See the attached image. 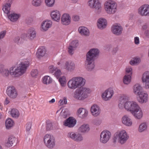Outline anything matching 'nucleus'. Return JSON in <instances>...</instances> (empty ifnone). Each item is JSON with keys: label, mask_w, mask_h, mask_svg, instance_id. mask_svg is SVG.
<instances>
[{"label": "nucleus", "mask_w": 149, "mask_h": 149, "mask_svg": "<svg viewBox=\"0 0 149 149\" xmlns=\"http://www.w3.org/2000/svg\"><path fill=\"white\" fill-rule=\"evenodd\" d=\"M45 2L47 6L52 7L54 4L55 0H45Z\"/></svg>", "instance_id": "46"}, {"label": "nucleus", "mask_w": 149, "mask_h": 149, "mask_svg": "<svg viewBox=\"0 0 149 149\" xmlns=\"http://www.w3.org/2000/svg\"><path fill=\"white\" fill-rule=\"evenodd\" d=\"M27 36L31 40L33 39L36 36V32L35 29L33 28H31L28 30Z\"/></svg>", "instance_id": "26"}, {"label": "nucleus", "mask_w": 149, "mask_h": 149, "mask_svg": "<svg viewBox=\"0 0 149 149\" xmlns=\"http://www.w3.org/2000/svg\"><path fill=\"white\" fill-rule=\"evenodd\" d=\"M11 115L13 117H18L19 115L18 111L16 109H13L11 111Z\"/></svg>", "instance_id": "37"}, {"label": "nucleus", "mask_w": 149, "mask_h": 149, "mask_svg": "<svg viewBox=\"0 0 149 149\" xmlns=\"http://www.w3.org/2000/svg\"><path fill=\"white\" fill-rule=\"evenodd\" d=\"M111 136V134L110 132L107 130L104 131L100 134V141L102 143H105L108 141Z\"/></svg>", "instance_id": "6"}, {"label": "nucleus", "mask_w": 149, "mask_h": 149, "mask_svg": "<svg viewBox=\"0 0 149 149\" xmlns=\"http://www.w3.org/2000/svg\"><path fill=\"white\" fill-rule=\"evenodd\" d=\"M49 72L51 73H54L57 69L55 67H54V66L51 65L49 67Z\"/></svg>", "instance_id": "53"}, {"label": "nucleus", "mask_w": 149, "mask_h": 149, "mask_svg": "<svg viewBox=\"0 0 149 149\" xmlns=\"http://www.w3.org/2000/svg\"><path fill=\"white\" fill-rule=\"evenodd\" d=\"M65 77L64 76H63L59 78L58 81L62 86L64 85L65 83Z\"/></svg>", "instance_id": "47"}, {"label": "nucleus", "mask_w": 149, "mask_h": 149, "mask_svg": "<svg viewBox=\"0 0 149 149\" xmlns=\"http://www.w3.org/2000/svg\"><path fill=\"white\" fill-rule=\"evenodd\" d=\"M134 41L135 44L138 45L139 43V37H136L134 38Z\"/></svg>", "instance_id": "58"}, {"label": "nucleus", "mask_w": 149, "mask_h": 149, "mask_svg": "<svg viewBox=\"0 0 149 149\" xmlns=\"http://www.w3.org/2000/svg\"><path fill=\"white\" fill-rule=\"evenodd\" d=\"M52 22L50 20H47L43 21L41 25V27L43 31H46L50 27L52 24Z\"/></svg>", "instance_id": "21"}, {"label": "nucleus", "mask_w": 149, "mask_h": 149, "mask_svg": "<svg viewBox=\"0 0 149 149\" xmlns=\"http://www.w3.org/2000/svg\"><path fill=\"white\" fill-rule=\"evenodd\" d=\"M91 111L93 116H97L100 113V109L99 107L97 105H93L91 108Z\"/></svg>", "instance_id": "24"}, {"label": "nucleus", "mask_w": 149, "mask_h": 149, "mask_svg": "<svg viewBox=\"0 0 149 149\" xmlns=\"http://www.w3.org/2000/svg\"><path fill=\"white\" fill-rule=\"evenodd\" d=\"M29 63L28 61L22 62L19 66L14 70V68H11L10 70L4 69L1 73L4 77H8L10 74L14 77H16L24 73L27 68L29 66Z\"/></svg>", "instance_id": "1"}, {"label": "nucleus", "mask_w": 149, "mask_h": 149, "mask_svg": "<svg viewBox=\"0 0 149 149\" xmlns=\"http://www.w3.org/2000/svg\"><path fill=\"white\" fill-rule=\"evenodd\" d=\"M118 50V49L117 47H114L112 51V53L113 54H116L117 51Z\"/></svg>", "instance_id": "62"}, {"label": "nucleus", "mask_w": 149, "mask_h": 149, "mask_svg": "<svg viewBox=\"0 0 149 149\" xmlns=\"http://www.w3.org/2000/svg\"><path fill=\"white\" fill-rule=\"evenodd\" d=\"M118 134L119 141L121 144H123L125 143L129 137L126 132L125 130L122 131Z\"/></svg>", "instance_id": "15"}, {"label": "nucleus", "mask_w": 149, "mask_h": 149, "mask_svg": "<svg viewBox=\"0 0 149 149\" xmlns=\"http://www.w3.org/2000/svg\"><path fill=\"white\" fill-rule=\"evenodd\" d=\"M38 71L37 69H33L31 72V75L33 77H35L37 76Z\"/></svg>", "instance_id": "51"}, {"label": "nucleus", "mask_w": 149, "mask_h": 149, "mask_svg": "<svg viewBox=\"0 0 149 149\" xmlns=\"http://www.w3.org/2000/svg\"><path fill=\"white\" fill-rule=\"evenodd\" d=\"M124 97H122L120 99V102L118 104V107L120 109H122L124 107V104L126 102L125 100L124 99Z\"/></svg>", "instance_id": "40"}, {"label": "nucleus", "mask_w": 149, "mask_h": 149, "mask_svg": "<svg viewBox=\"0 0 149 149\" xmlns=\"http://www.w3.org/2000/svg\"><path fill=\"white\" fill-rule=\"evenodd\" d=\"M68 137L77 142L83 140V137L81 134L72 132L68 133Z\"/></svg>", "instance_id": "9"}, {"label": "nucleus", "mask_w": 149, "mask_h": 149, "mask_svg": "<svg viewBox=\"0 0 149 149\" xmlns=\"http://www.w3.org/2000/svg\"><path fill=\"white\" fill-rule=\"evenodd\" d=\"M7 93L8 96L11 98H15L17 95V92L15 88L12 86L8 88Z\"/></svg>", "instance_id": "12"}, {"label": "nucleus", "mask_w": 149, "mask_h": 149, "mask_svg": "<svg viewBox=\"0 0 149 149\" xmlns=\"http://www.w3.org/2000/svg\"><path fill=\"white\" fill-rule=\"evenodd\" d=\"M62 24L64 25H69L70 22V17L67 14H64L61 18Z\"/></svg>", "instance_id": "22"}, {"label": "nucleus", "mask_w": 149, "mask_h": 149, "mask_svg": "<svg viewBox=\"0 0 149 149\" xmlns=\"http://www.w3.org/2000/svg\"><path fill=\"white\" fill-rule=\"evenodd\" d=\"M22 39L19 37H15L14 39V41L15 43L17 44H21L22 42Z\"/></svg>", "instance_id": "48"}, {"label": "nucleus", "mask_w": 149, "mask_h": 149, "mask_svg": "<svg viewBox=\"0 0 149 149\" xmlns=\"http://www.w3.org/2000/svg\"><path fill=\"white\" fill-rule=\"evenodd\" d=\"M88 4L90 8L95 9H100L102 8L101 3L99 0H89Z\"/></svg>", "instance_id": "8"}, {"label": "nucleus", "mask_w": 149, "mask_h": 149, "mask_svg": "<svg viewBox=\"0 0 149 149\" xmlns=\"http://www.w3.org/2000/svg\"><path fill=\"white\" fill-rule=\"evenodd\" d=\"M6 33V31H1L0 33V40L3 38L5 36Z\"/></svg>", "instance_id": "56"}, {"label": "nucleus", "mask_w": 149, "mask_h": 149, "mask_svg": "<svg viewBox=\"0 0 149 149\" xmlns=\"http://www.w3.org/2000/svg\"><path fill=\"white\" fill-rule=\"evenodd\" d=\"M89 130V125L87 124H83L78 129L79 131L82 133L88 132Z\"/></svg>", "instance_id": "29"}, {"label": "nucleus", "mask_w": 149, "mask_h": 149, "mask_svg": "<svg viewBox=\"0 0 149 149\" xmlns=\"http://www.w3.org/2000/svg\"><path fill=\"white\" fill-rule=\"evenodd\" d=\"M100 51L97 49H91L87 53L85 66L86 70L91 71L95 67V60L99 56Z\"/></svg>", "instance_id": "2"}, {"label": "nucleus", "mask_w": 149, "mask_h": 149, "mask_svg": "<svg viewBox=\"0 0 149 149\" xmlns=\"http://www.w3.org/2000/svg\"><path fill=\"white\" fill-rule=\"evenodd\" d=\"M12 3V0H9L8 3H5L3 6L2 9H10Z\"/></svg>", "instance_id": "42"}, {"label": "nucleus", "mask_w": 149, "mask_h": 149, "mask_svg": "<svg viewBox=\"0 0 149 149\" xmlns=\"http://www.w3.org/2000/svg\"><path fill=\"white\" fill-rule=\"evenodd\" d=\"M107 24V22L105 19L101 18L98 20L97 25L99 29H103L105 28Z\"/></svg>", "instance_id": "23"}, {"label": "nucleus", "mask_w": 149, "mask_h": 149, "mask_svg": "<svg viewBox=\"0 0 149 149\" xmlns=\"http://www.w3.org/2000/svg\"><path fill=\"white\" fill-rule=\"evenodd\" d=\"M51 16L52 20L57 22L60 21L61 14L58 10H54L50 14Z\"/></svg>", "instance_id": "18"}, {"label": "nucleus", "mask_w": 149, "mask_h": 149, "mask_svg": "<svg viewBox=\"0 0 149 149\" xmlns=\"http://www.w3.org/2000/svg\"><path fill=\"white\" fill-rule=\"evenodd\" d=\"M52 81V79L48 76H45L43 78V83L44 84H50Z\"/></svg>", "instance_id": "38"}, {"label": "nucleus", "mask_w": 149, "mask_h": 149, "mask_svg": "<svg viewBox=\"0 0 149 149\" xmlns=\"http://www.w3.org/2000/svg\"><path fill=\"white\" fill-rule=\"evenodd\" d=\"M142 87L139 84H136L134 86V93L137 95L139 94L141 91Z\"/></svg>", "instance_id": "34"}, {"label": "nucleus", "mask_w": 149, "mask_h": 149, "mask_svg": "<svg viewBox=\"0 0 149 149\" xmlns=\"http://www.w3.org/2000/svg\"><path fill=\"white\" fill-rule=\"evenodd\" d=\"M117 139L119 140V137L118 133H117L116 134L114 135V136L113 138V143H115Z\"/></svg>", "instance_id": "55"}, {"label": "nucleus", "mask_w": 149, "mask_h": 149, "mask_svg": "<svg viewBox=\"0 0 149 149\" xmlns=\"http://www.w3.org/2000/svg\"><path fill=\"white\" fill-rule=\"evenodd\" d=\"M93 123L95 124L96 125H98L100 124V121L97 120H94Z\"/></svg>", "instance_id": "64"}, {"label": "nucleus", "mask_w": 149, "mask_h": 149, "mask_svg": "<svg viewBox=\"0 0 149 149\" xmlns=\"http://www.w3.org/2000/svg\"><path fill=\"white\" fill-rule=\"evenodd\" d=\"M132 70V69L131 68H128L126 69V72L127 73H129L131 72Z\"/></svg>", "instance_id": "63"}, {"label": "nucleus", "mask_w": 149, "mask_h": 149, "mask_svg": "<svg viewBox=\"0 0 149 149\" xmlns=\"http://www.w3.org/2000/svg\"><path fill=\"white\" fill-rule=\"evenodd\" d=\"M76 122L75 119L73 118L72 117H70L64 121L63 125L65 126L72 127L75 125Z\"/></svg>", "instance_id": "11"}, {"label": "nucleus", "mask_w": 149, "mask_h": 149, "mask_svg": "<svg viewBox=\"0 0 149 149\" xmlns=\"http://www.w3.org/2000/svg\"><path fill=\"white\" fill-rule=\"evenodd\" d=\"M140 62V59L139 58H133V60H131L130 61V63L132 65H134L139 64Z\"/></svg>", "instance_id": "43"}, {"label": "nucleus", "mask_w": 149, "mask_h": 149, "mask_svg": "<svg viewBox=\"0 0 149 149\" xmlns=\"http://www.w3.org/2000/svg\"><path fill=\"white\" fill-rule=\"evenodd\" d=\"M33 21V19L31 18H29L26 20V23L27 24H29Z\"/></svg>", "instance_id": "61"}, {"label": "nucleus", "mask_w": 149, "mask_h": 149, "mask_svg": "<svg viewBox=\"0 0 149 149\" xmlns=\"http://www.w3.org/2000/svg\"><path fill=\"white\" fill-rule=\"evenodd\" d=\"M91 92L90 89L85 87H81L77 89L74 93L73 97L79 100H82L87 98Z\"/></svg>", "instance_id": "4"}, {"label": "nucleus", "mask_w": 149, "mask_h": 149, "mask_svg": "<svg viewBox=\"0 0 149 149\" xmlns=\"http://www.w3.org/2000/svg\"><path fill=\"white\" fill-rule=\"evenodd\" d=\"M122 119L123 123L126 126H130L132 125V122L127 115L124 116Z\"/></svg>", "instance_id": "30"}, {"label": "nucleus", "mask_w": 149, "mask_h": 149, "mask_svg": "<svg viewBox=\"0 0 149 149\" xmlns=\"http://www.w3.org/2000/svg\"><path fill=\"white\" fill-rule=\"evenodd\" d=\"M61 74L60 70H56L54 74V76L56 77L57 79L59 78Z\"/></svg>", "instance_id": "52"}, {"label": "nucleus", "mask_w": 149, "mask_h": 149, "mask_svg": "<svg viewBox=\"0 0 149 149\" xmlns=\"http://www.w3.org/2000/svg\"><path fill=\"white\" fill-rule=\"evenodd\" d=\"M113 94V91L111 89H109L106 90L102 94V97L103 100L105 101H107L111 98Z\"/></svg>", "instance_id": "13"}, {"label": "nucleus", "mask_w": 149, "mask_h": 149, "mask_svg": "<svg viewBox=\"0 0 149 149\" xmlns=\"http://www.w3.org/2000/svg\"><path fill=\"white\" fill-rule=\"evenodd\" d=\"M139 9H149V5L145 4L142 5Z\"/></svg>", "instance_id": "54"}, {"label": "nucleus", "mask_w": 149, "mask_h": 149, "mask_svg": "<svg viewBox=\"0 0 149 149\" xmlns=\"http://www.w3.org/2000/svg\"><path fill=\"white\" fill-rule=\"evenodd\" d=\"M131 113L136 119H140L143 117V112L139 106Z\"/></svg>", "instance_id": "14"}, {"label": "nucleus", "mask_w": 149, "mask_h": 149, "mask_svg": "<svg viewBox=\"0 0 149 149\" xmlns=\"http://www.w3.org/2000/svg\"><path fill=\"white\" fill-rule=\"evenodd\" d=\"M142 81L145 83V86L146 88H149V72L147 71L143 74Z\"/></svg>", "instance_id": "19"}, {"label": "nucleus", "mask_w": 149, "mask_h": 149, "mask_svg": "<svg viewBox=\"0 0 149 149\" xmlns=\"http://www.w3.org/2000/svg\"><path fill=\"white\" fill-rule=\"evenodd\" d=\"M147 94L143 92H141L138 95H137V98L138 101L141 103H146L148 100Z\"/></svg>", "instance_id": "16"}, {"label": "nucleus", "mask_w": 149, "mask_h": 149, "mask_svg": "<svg viewBox=\"0 0 149 149\" xmlns=\"http://www.w3.org/2000/svg\"><path fill=\"white\" fill-rule=\"evenodd\" d=\"M123 27L121 26L113 25L111 28V31L113 33L116 35L119 36L122 33Z\"/></svg>", "instance_id": "17"}, {"label": "nucleus", "mask_w": 149, "mask_h": 149, "mask_svg": "<svg viewBox=\"0 0 149 149\" xmlns=\"http://www.w3.org/2000/svg\"><path fill=\"white\" fill-rule=\"evenodd\" d=\"M107 13L111 14H113L116 12L115 10H105Z\"/></svg>", "instance_id": "57"}, {"label": "nucleus", "mask_w": 149, "mask_h": 149, "mask_svg": "<svg viewBox=\"0 0 149 149\" xmlns=\"http://www.w3.org/2000/svg\"><path fill=\"white\" fill-rule=\"evenodd\" d=\"M85 83V80L81 77H74L68 82V86L71 89H75L77 88L82 87Z\"/></svg>", "instance_id": "3"}, {"label": "nucleus", "mask_w": 149, "mask_h": 149, "mask_svg": "<svg viewBox=\"0 0 149 149\" xmlns=\"http://www.w3.org/2000/svg\"><path fill=\"white\" fill-rule=\"evenodd\" d=\"M55 139L53 136L46 134L44 136V141L46 146L52 148L55 146Z\"/></svg>", "instance_id": "5"}, {"label": "nucleus", "mask_w": 149, "mask_h": 149, "mask_svg": "<svg viewBox=\"0 0 149 149\" xmlns=\"http://www.w3.org/2000/svg\"><path fill=\"white\" fill-rule=\"evenodd\" d=\"M14 123L12 120L10 118L7 119L5 122L6 127L7 129H10L13 127Z\"/></svg>", "instance_id": "32"}, {"label": "nucleus", "mask_w": 149, "mask_h": 149, "mask_svg": "<svg viewBox=\"0 0 149 149\" xmlns=\"http://www.w3.org/2000/svg\"><path fill=\"white\" fill-rule=\"evenodd\" d=\"M131 79V76L130 75H125L123 79L124 83L125 84H128L130 81Z\"/></svg>", "instance_id": "39"}, {"label": "nucleus", "mask_w": 149, "mask_h": 149, "mask_svg": "<svg viewBox=\"0 0 149 149\" xmlns=\"http://www.w3.org/2000/svg\"><path fill=\"white\" fill-rule=\"evenodd\" d=\"M42 2V0H33L31 2V3L33 6L38 7L41 5Z\"/></svg>", "instance_id": "41"}, {"label": "nucleus", "mask_w": 149, "mask_h": 149, "mask_svg": "<svg viewBox=\"0 0 149 149\" xmlns=\"http://www.w3.org/2000/svg\"><path fill=\"white\" fill-rule=\"evenodd\" d=\"M138 13L142 16H149V10H139Z\"/></svg>", "instance_id": "44"}, {"label": "nucleus", "mask_w": 149, "mask_h": 149, "mask_svg": "<svg viewBox=\"0 0 149 149\" xmlns=\"http://www.w3.org/2000/svg\"><path fill=\"white\" fill-rule=\"evenodd\" d=\"M78 31L79 33L81 35L85 36H88L89 34V32L88 29L84 26H80L79 27Z\"/></svg>", "instance_id": "28"}, {"label": "nucleus", "mask_w": 149, "mask_h": 149, "mask_svg": "<svg viewBox=\"0 0 149 149\" xmlns=\"http://www.w3.org/2000/svg\"><path fill=\"white\" fill-rule=\"evenodd\" d=\"M31 123L27 124V126L26 127V129L27 131H29L31 128Z\"/></svg>", "instance_id": "59"}, {"label": "nucleus", "mask_w": 149, "mask_h": 149, "mask_svg": "<svg viewBox=\"0 0 149 149\" xmlns=\"http://www.w3.org/2000/svg\"><path fill=\"white\" fill-rule=\"evenodd\" d=\"M68 115V111L67 110H63L60 114V116L63 118H66Z\"/></svg>", "instance_id": "45"}, {"label": "nucleus", "mask_w": 149, "mask_h": 149, "mask_svg": "<svg viewBox=\"0 0 149 149\" xmlns=\"http://www.w3.org/2000/svg\"><path fill=\"white\" fill-rule=\"evenodd\" d=\"M73 20L75 21H78L79 19V17L77 15H74L73 17Z\"/></svg>", "instance_id": "60"}, {"label": "nucleus", "mask_w": 149, "mask_h": 149, "mask_svg": "<svg viewBox=\"0 0 149 149\" xmlns=\"http://www.w3.org/2000/svg\"><path fill=\"white\" fill-rule=\"evenodd\" d=\"M45 53V49L44 47H42L38 49L36 53V55L38 58H40L44 56Z\"/></svg>", "instance_id": "27"}, {"label": "nucleus", "mask_w": 149, "mask_h": 149, "mask_svg": "<svg viewBox=\"0 0 149 149\" xmlns=\"http://www.w3.org/2000/svg\"><path fill=\"white\" fill-rule=\"evenodd\" d=\"M70 45L74 49H76L78 45V41L77 40L73 41L71 43Z\"/></svg>", "instance_id": "50"}, {"label": "nucleus", "mask_w": 149, "mask_h": 149, "mask_svg": "<svg viewBox=\"0 0 149 149\" xmlns=\"http://www.w3.org/2000/svg\"><path fill=\"white\" fill-rule=\"evenodd\" d=\"M88 111L83 108H80L77 110V115L82 118L86 117L88 115Z\"/></svg>", "instance_id": "25"}, {"label": "nucleus", "mask_w": 149, "mask_h": 149, "mask_svg": "<svg viewBox=\"0 0 149 149\" xmlns=\"http://www.w3.org/2000/svg\"><path fill=\"white\" fill-rule=\"evenodd\" d=\"M17 142L15 137L12 135L10 136L7 142L6 143V146L8 147H10L12 146H15Z\"/></svg>", "instance_id": "20"}, {"label": "nucleus", "mask_w": 149, "mask_h": 149, "mask_svg": "<svg viewBox=\"0 0 149 149\" xmlns=\"http://www.w3.org/2000/svg\"><path fill=\"white\" fill-rule=\"evenodd\" d=\"M147 129V126L145 123H143L140 124L139 128V131L140 132L146 131Z\"/></svg>", "instance_id": "35"}, {"label": "nucleus", "mask_w": 149, "mask_h": 149, "mask_svg": "<svg viewBox=\"0 0 149 149\" xmlns=\"http://www.w3.org/2000/svg\"><path fill=\"white\" fill-rule=\"evenodd\" d=\"M46 128L47 131L52 130L53 129V123L52 121L49 120L46 121Z\"/></svg>", "instance_id": "36"}, {"label": "nucleus", "mask_w": 149, "mask_h": 149, "mask_svg": "<svg viewBox=\"0 0 149 149\" xmlns=\"http://www.w3.org/2000/svg\"><path fill=\"white\" fill-rule=\"evenodd\" d=\"M104 7L107 9H116L117 4L114 1L111 0H107L104 4Z\"/></svg>", "instance_id": "10"}, {"label": "nucleus", "mask_w": 149, "mask_h": 149, "mask_svg": "<svg viewBox=\"0 0 149 149\" xmlns=\"http://www.w3.org/2000/svg\"><path fill=\"white\" fill-rule=\"evenodd\" d=\"M75 49L70 45H69L68 48V52L69 54L70 55H72L73 54V52Z\"/></svg>", "instance_id": "49"}, {"label": "nucleus", "mask_w": 149, "mask_h": 149, "mask_svg": "<svg viewBox=\"0 0 149 149\" xmlns=\"http://www.w3.org/2000/svg\"><path fill=\"white\" fill-rule=\"evenodd\" d=\"M66 68L68 70L72 71L75 68L74 63L72 62L70 63L67 62L65 63Z\"/></svg>", "instance_id": "33"}, {"label": "nucleus", "mask_w": 149, "mask_h": 149, "mask_svg": "<svg viewBox=\"0 0 149 149\" xmlns=\"http://www.w3.org/2000/svg\"><path fill=\"white\" fill-rule=\"evenodd\" d=\"M20 15L13 13L8 15V17L11 21H16L20 17Z\"/></svg>", "instance_id": "31"}, {"label": "nucleus", "mask_w": 149, "mask_h": 149, "mask_svg": "<svg viewBox=\"0 0 149 149\" xmlns=\"http://www.w3.org/2000/svg\"><path fill=\"white\" fill-rule=\"evenodd\" d=\"M124 105L125 109L131 113L139 106L136 102L130 101L126 102Z\"/></svg>", "instance_id": "7"}]
</instances>
